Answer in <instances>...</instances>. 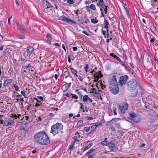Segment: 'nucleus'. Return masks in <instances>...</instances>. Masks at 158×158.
<instances>
[{
	"instance_id": "nucleus-3",
	"label": "nucleus",
	"mask_w": 158,
	"mask_h": 158,
	"mask_svg": "<svg viewBox=\"0 0 158 158\" xmlns=\"http://www.w3.org/2000/svg\"><path fill=\"white\" fill-rule=\"evenodd\" d=\"M63 129V125L60 123H57L52 126L51 132L54 135L56 134H62L63 133L62 131Z\"/></svg>"
},
{
	"instance_id": "nucleus-35",
	"label": "nucleus",
	"mask_w": 158,
	"mask_h": 158,
	"mask_svg": "<svg viewBox=\"0 0 158 158\" xmlns=\"http://www.w3.org/2000/svg\"><path fill=\"white\" fill-rule=\"evenodd\" d=\"M124 7L125 10V11L126 12V14L127 15V17L128 18H129V11L127 10V7H125V6H124Z\"/></svg>"
},
{
	"instance_id": "nucleus-50",
	"label": "nucleus",
	"mask_w": 158,
	"mask_h": 158,
	"mask_svg": "<svg viewBox=\"0 0 158 158\" xmlns=\"http://www.w3.org/2000/svg\"><path fill=\"white\" fill-rule=\"evenodd\" d=\"M85 118L86 120H92L93 119V118L92 117H89L88 116H87L85 117Z\"/></svg>"
},
{
	"instance_id": "nucleus-25",
	"label": "nucleus",
	"mask_w": 158,
	"mask_h": 158,
	"mask_svg": "<svg viewBox=\"0 0 158 158\" xmlns=\"http://www.w3.org/2000/svg\"><path fill=\"white\" fill-rule=\"evenodd\" d=\"M109 22H108L107 20L106 21V23H105V25L104 26V27L105 28H106V31L107 33V35H109V34L108 33V30L107 29V28H108V25L109 24Z\"/></svg>"
},
{
	"instance_id": "nucleus-63",
	"label": "nucleus",
	"mask_w": 158,
	"mask_h": 158,
	"mask_svg": "<svg viewBox=\"0 0 158 158\" xmlns=\"http://www.w3.org/2000/svg\"><path fill=\"white\" fill-rule=\"evenodd\" d=\"M75 92L78 94H80L79 92L77 89H76L75 90Z\"/></svg>"
},
{
	"instance_id": "nucleus-4",
	"label": "nucleus",
	"mask_w": 158,
	"mask_h": 158,
	"mask_svg": "<svg viewBox=\"0 0 158 158\" xmlns=\"http://www.w3.org/2000/svg\"><path fill=\"white\" fill-rule=\"evenodd\" d=\"M109 87L112 86H116L118 85L117 79L115 76H113L112 78L110 79L109 81Z\"/></svg>"
},
{
	"instance_id": "nucleus-60",
	"label": "nucleus",
	"mask_w": 158,
	"mask_h": 158,
	"mask_svg": "<svg viewBox=\"0 0 158 158\" xmlns=\"http://www.w3.org/2000/svg\"><path fill=\"white\" fill-rule=\"evenodd\" d=\"M88 65L87 64L84 67V69H87L88 68Z\"/></svg>"
},
{
	"instance_id": "nucleus-37",
	"label": "nucleus",
	"mask_w": 158,
	"mask_h": 158,
	"mask_svg": "<svg viewBox=\"0 0 158 158\" xmlns=\"http://www.w3.org/2000/svg\"><path fill=\"white\" fill-rule=\"evenodd\" d=\"M107 141L106 140H104L101 143V144L103 145H106L107 144Z\"/></svg>"
},
{
	"instance_id": "nucleus-40",
	"label": "nucleus",
	"mask_w": 158,
	"mask_h": 158,
	"mask_svg": "<svg viewBox=\"0 0 158 158\" xmlns=\"http://www.w3.org/2000/svg\"><path fill=\"white\" fill-rule=\"evenodd\" d=\"M95 156V154L93 153L91 155H89L88 158H94Z\"/></svg>"
},
{
	"instance_id": "nucleus-46",
	"label": "nucleus",
	"mask_w": 158,
	"mask_h": 158,
	"mask_svg": "<svg viewBox=\"0 0 158 158\" xmlns=\"http://www.w3.org/2000/svg\"><path fill=\"white\" fill-rule=\"evenodd\" d=\"M110 128L113 131H115V129L114 127L112 126H110Z\"/></svg>"
},
{
	"instance_id": "nucleus-1",
	"label": "nucleus",
	"mask_w": 158,
	"mask_h": 158,
	"mask_svg": "<svg viewBox=\"0 0 158 158\" xmlns=\"http://www.w3.org/2000/svg\"><path fill=\"white\" fill-rule=\"evenodd\" d=\"M35 141L40 145H47L50 143L49 139L44 131L36 133L34 136Z\"/></svg>"
},
{
	"instance_id": "nucleus-43",
	"label": "nucleus",
	"mask_w": 158,
	"mask_h": 158,
	"mask_svg": "<svg viewBox=\"0 0 158 158\" xmlns=\"http://www.w3.org/2000/svg\"><path fill=\"white\" fill-rule=\"evenodd\" d=\"M71 95L72 96V99L73 98H74L76 99H77L78 98V97L75 94H71Z\"/></svg>"
},
{
	"instance_id": "nucleus-34",
	"label": "nucleus",
	"mask_w": 158,
	"mask_h": 158,
	"mask_svg": "<svg viewBox=\"0 0 158 158\" xmlns=\"http://www.w3.org/2000/svg\"><path fill=\"white\" fill-rule=\"evenodd\" d=\"M80 108L82 109L83 112H85L84 108L85 106H84L82 103H80Z\"/></svg>"
},
{
	"instance_id": "nucleus-39",
	"label": "nucleus",
	"mask_w": 158,
	"mask_h": 158,
	"mask_svg": "<svg viewBox=\"0 0 158 158\" xmlns=\"http://www.w3.org/2000/svg\"><path fill=\"white\" fill-rule=\"evenodd\" d=\"M84 131L86 132H88L90 129V127H84L83 128Z\"/></svg>"
},
{
	"instance_id": "nucleus-33",
	"label": "nucleus",
	"mask_w": 158,
	"mask_h": 158,
	"mask_svg": "<svg viewBox=\"0 0 158 158\" xmlns=\"http://www.w3.org/2000/svg\"><path fill=\"white\" fill-rule=\"evenodd\" d=\"M64 75L65 76V77L66 78L68 77L69 75V72L68 70H66L64 73Z\"/></svg>"
},
{
	"instance_id": "nucleus-49",
	"label": "nucleus",
	"mask_w": 158,
	"mask_h": 158,
	"mask_svg": "<svg viewBox=\"0 0 158 158\" xmlns=\"http://www.w3.org/2000/svg\"><path fill=\"white\" fill-rule=\"evenodd\" d=\"M4 52L5 54H10V52L8 51H6V50H4Z\"/></svg>"
},
{
	"instance_id": "nucleus-6",
	"label": "nucleus",
	"mask_w": 158,
	"mask_h": 158,
	"mask_svg": "<svg viewBox=\"0 0 158 158\" xmlns=\"http://www.w3.org/2000/svg\"><path fill=\"white\" fill-rule=\"evenodd\" d=\"M119 107L121 113L124 114L128 109V105L126 103H123L119 105Z\"/></svg>"
},
{
	"instance_id": "nucleus-20",
	"label": "nucleus",
	"mask_w": 158,
	"mask_h": 158,
	"mask_svg": "<svg viewBox=\"0 0 158 158\" xmlns=\"http://www.w3.org/2000/svg\"><path fill=\"white\" fill-rule=\"evenodd\" d=\"M12 80L8 79L5 80L3 83L4 86L12 82Z\"/></svg>"
},
{
	"instance_id": "nucleus-36",
	"label": "nucleus",
	"mask_w": 158,
	"mask_h": 158,
	"mask_svg": "<svg viewBox=\"0 0 158 158\" xmlns=\"http://www.w3.org/2000/svg\"><path fill=\"white\" fill-rule=\"evenodd\" d=\"M91 22L93 23H96L98 22V20L96 19H91Z\"/></svg>"
},
{
	"instance_id": "nucleus-44",
	"label": "nucleus",
	"mask_w": 158,
	"mask_h": 158,
	"mask_svg": "<svg viewBox=\"0 0 158 158\" xmlns=\"http://www.w3.org/2000/svg\"><path fill=\"white\" fill-rule=\"evenodd\" d=\"M107 8H109L108 6H106V7L105 8H103L104 10H103V11H105V13L106 14H107Z\"/></svg>"
},
{
	"instance_id": "nucleus-42",
	"label": "nucleus",
	"mask_w": 158,
	"mask_h": 158,
	"mask_svg": "<svg viewBox=\"0 0 158 158\" xmlns=\"http://www.w3.org/2000/svg\"><path fill=\"white\" fill-rule=\"evenodd\" d=\"M102 124V123H95V125L94 126L96 128L99 125H101Z\"/></svg>"
},
{
	"instance_id": "nucleus-2",
	"label": "nucleus",
	"mask_w": 158,
	"mask_h": 158,
	"mask_svg": "<svg viewBox=\"0 0 158 158\" xmlns=\"http://www.w3.org/2000/svg\"><path fill=\"white\" fill-rule=\"evenodd\" d=\"M127 84L128 90L130 92L134 91L133 94H131V96L133 97L136 96L137 94V91L136 88L137 86L139 85V83L135 80L133 79L129 81Z\"/></svg>"
},
{
	"instance_id": "nucleus-16",
	"label": "nucleus",
	"mask_w": 158,
	"mask_h": 158,
	"mask_svg": "<svg viewBox=\"0 0 158 158\" xmlns=\"http://www.w3.org/2000/svg\"><path fill=\"white\" fill-rule=\"evenodd\" d=\"M68 85V83H66L62 86L61 89L64 92L66 91L67 90L69 87Z\"/></svg>"
},
{
	"instance_id": "nucleus-55",
	"label": "nucleus",
	"mask_w": 158,
	"mask_h": 158,
	"mask_svg": "<svg viewBox=\"0 0 158 158\" xmlns=\"http://www.w3.org/2000/svg\"><path fill=\"white\" fill-rule=\"evenodd\" d=\"M74 147V146H73V145H72V144L70 145L69 146V149L70 150H71Z\"/></svg>"
},
{
	"instance_id": "nucleus-7",
	"label": "nucleus",
	"mask_w": 158,
	"mask_h": 158,
	"mask_svg": "<svg viewBox=\"0 0 158 158\" xmlns=\"http://www.w3.org/2000/svg\"><path fill=\"white\" fill-rule=\"evenodd\" d=\"M14 120L11 119L10 118H5L4 119V124L7 127L13 125L14 123Z\"/></svg>"
},
{
	"instance_id": "nucleus-9",
	"label": "nucleus",
	"mask_w": 158,
	"mask_h": 158,
	"mask_svg": "<svg viewBox=\"0 0 158 158\" xmlns=\"http://www.w3.org/2000/svg\"><path fill=\"white\" fill-rule=\"evenodd\" d=\"M111 93L114 94H117L119 91V89L118 86H112V87H109Z\"/></svg>"
},
{
	"instance_id": "nucleus-53",
	"label": "nucleus",
	"mask_w": 158,
	"mask_h": 158,
	"mask_svg": "<svg viewBox=\"0 0 158 158\" xmlns=\"http://www.w3.org/2000/svg\"><path fill=\"white\" fill-rule=\"evenodd\" d=\"M25 120H26V121L28 122V121H30V119L29 117H28L27 116H25Z\"/></svg>"
},
{
	"instance_id": "nucleus-26",
	"label": "nucleus",
	"mask_w": 158,
	"mask_h": 158,
	"mask_svg": "<svg viewBox=\"0 0 158 158\" xmlns=\"http://www.w3.org/2000/svg\"><path fill=\"white\" fill-rule=\"evenodd\" d=\"M90 127V132L88 133L89 134H90L92 132H93L94 131L96 128V127L94 126L93 125L92 126Z\"/></svg>"
},
{
	"instance_id": "nucleus-51",
	"label": "nucleus",
	"mask_w": 158,
	"mask_h": 158,
	"mask_svg": "<svg viewBox=\"0 0 158 158\" xmlns=\"http://www.w3.org/2000/svg\"><path fill=\"white\" fill-rule=\"evenodd\" d=\"M73 138L74 140V141H75V142H77V141H79L77 140V136H74Z\"/></svg>"
},
{
	"instance_id": "nucleus-27",
	"label": "nucleus",
	"mask_w": 158,
	"mask_h": 158,
	"mask_svg": "<svg viewBox=\"0 0 158 158\" xmlns=\"http://www.w3.org/2000/svg\"><path fill=\"white\" fill-rule=\"evenodd\" d=\"M130 117L131 118H135L136 116V114H135L134 113H131L129 114Z\"/></svg>"
},
{
	"instance_id": "nucleus-14",
	"label": "nucleus",
	"mask_w": 158,
	"mask_h": 158,
	"mask_svg": "<svg viewBox=\"0 0 158 158\" xmlns=\"http://www.w3.org/2000/svg\"><path fill=\"white\" fill-rule=\"evenodd\" d=\"M34 50V48L32 46H30L28 47L27 49V52L28 55H30L32 53Z\"/></svg>"
},
{
	"instance_id": "nucleus-15",
	"label": "nucleus",
	"mask_w": 158,
	"mask_h": 158,
	"mask_svg": "<svg viewBox=\"0 0 158 158\" xmlns=\"http://www.w3.org/2000/svg\"><path fill=\"white\" fill-rule=\"evenodd\" d=\"M97 5L98 6H100L103 8H105L106 6L105 4L104 3L103 0H99V1L97 3Z\"/></svg>"
},
{
	"instance_id": "nucleus-29",
	"label": "nucleus",
	"mask_w": 158,
	"mask_h": 158,
	"mask_svg": "<svg viewBox=\"0 0 158 158\" xmlns=\"http://www.w3.org/2000/svg\"><path fill=\"white\" fill-rule=\"evenodd\" d=\"M154 61L156 63V67L157 69H158V58L156 59V57H154Z\"/></svg>"
},
{
	"instance_id": "nucleus-32",
	"label": "nucleus",
	"mask_w": 158,
	"mask_h": 158,
	"mask_svg": "<svg viewBox=\"0 0 158 158\" xmlns=\"http://www.w3.org/2000/svg\"><path fill=\"white\" fill-rule=\"evenodd\" d=\"M89 8L92 9L93 10H95L96 9L95 6L94 4H91L89 6Z\"/></svg>"
},
{
	"instance_id": "nucleus-12",
	"label": "nucleus",
	"mask_w": 158,
	"mask_h": 158,
	"mask_svg": "<svg viewBox=\"0 0 158 158\" xmlns=\"http://www.w3.org/2000/svg\"><path fill=\"white\" fill-rule=\"evenodd\" d=\"M93 72H94V77H96L98 78L101 77L103 76V75L101 74V72L100 71H99L98 72H96L94 71V70L90 72V73H91V74H93L92 73Z\"/></svg>"
},
{
	"instance_id": "nucleus-24",
	"label": "nucleus",
	"mask_w": 158,
	"mask_h": 158,
	"mask_svg": "<svg viewBox=\"0 0 158 158\" xmlns=\"http://www.w3.org/2000/svg\"><path fill=\"white\" fill-rule=\"evenodd\" d=\"M93 145V144L92 143H90V144H88V145H87V146H86L83 151V152H84L85 151L87 150V149H88V148H90L91 146H92Z\"/></svg>"
},
{
	"instance_id": "nucleus-45",
	"label": "nucleus",
	"mask_w": 158,
	"mask_h": 158,
	"mask_svg": "<svg viewBox=\"0 0 158 158\" xmlns=\"http://www.w3.org/2000/svg\"><path fill=\"white\" fill-rule=\"evenodd\" d=\"M71 70V72H72V73H73L75 75H76L77 76V75L76 74V73H77V70Z\"/></svg>"
},
{
	"instance_id": "nucleus-47",
	"label": "nucleus",
	"mask_w": 158,
	"mask_h": 158,
	"mask_svg": "<svg viewBox=\"0 0 158 158\" xmlns=\"http://www.w3.org/2000/svg\"><path fill=\"white\" fill-rule=\"evenodd\" d=\"M21 94H22L23 95V96H24L25 98H27V97H25V92L24 91H21Z\"/></svg>"
},
{
	"instance_id": "nucleus-8",
	"label": "nucleus",
	"mask_w": 158,
	"mask_h": 158,
	"mask_svg": "<svg viewBox=\"0 0 158 158\" xmlns=\"http://www.w3.org/2000/svg\"><path fill=\"white\" fill-rule=\"evenodd\" d=\"M31 63L29 60H25V62L23 63L22 68L24 69H26L27 68H32Z\"/></svg>"
},
{
	"instance_id": "nucleus-56",
	"label": "nucleus",
	"mask_w": 158,
	"mask_h": 158,
	"mask_svg": "<svg viewBox=\"0 0 158 158\" xmlns=\"http://www.w3.org/2000/svg\"><path fill=\"white\" fill-rule=\"evenodd\" d=\"M82 33H84V34H85L87 35H88V36L89 35L88 33L87 32V31H82Z\"/></svg>"
},
{
	"instance_id": "nucleus-58",
	"label": "nucleus",
	"mask_w": 158,
	"mask_h": 158,
	"mask_svg": "<svg viewBox=\"0 0 158 158\" xmlns=\"http://www.w3.org/2000/svg\"><path fill=\"white\" fill-rule=\"evenodd\" d=\"M94 149H93V148H92L88 152V153H91L94 150Z\"/></svg>"
},
{
	"instance_id": "nucleus-62",
	"label": "nucleus",
	"mask_w": 158,
	"mask_h": 158,
	"mask_svg": "<svg viewBox=\"0 0 158 158\" xmlns=\"http://www.w3.org/2000/svg\"><path fill=\"white\" fill-rule=\"evenodd\" d=\"M106 31H102V33L105 36H105H106Z\"/></svg>"
},
{
	"instance_id": "nucleus-28",
	"label": "nucleus",
	"mask_w": 158,
	"mask_h": 158,
	"mask_svg": "<svg viewBox=\"0 0 158 158\" xmlns=\"http://www.w3.org/2000/svg\"><path fill=\"white\" fill-rule=\"evenodd\" d=\"M30 121H28V122L24 121V122H23V123H22V124L23 125H25V126L26 127H27V126L28 124L30 123Z\"/></svg>"
},
{
	"instance_id": "nucleus-61",
	"label": "nucleus",
	"mask_w": 158,
	"mask_h": 158,
	"mask_svg": "<svg viewBox=\"0 0 158 158\" xmlns=\"http://www.w3.org/2000/svg\"><path fill=\"white\" fill-rule=\"evenodd\" d=\"M19 38L20 39H22L24 38V36L23 35H19Z\"/></svg>"
},
{
	"instance_id": "nucleus-23",
	"label": "nucleus",
	"mask_w": 158,
	"mask_h": 158,
	"mask_svg": "<svg viewBox=\"0 0 158 158\" xmlns=\"http://www.w3.org/2000/svg\"><path fill=\"white\" fill-rule=\"evenodd\" d=\"M89 97L87 95H85L83 97V101L84 102H86L89 99Z\"/></svg>"
},
{
	"instance_id": "nucleus-52",
	"label": "nucleus",
	"mask_w": 158,
	"mask_h": 158,
	"mask_svg": "<svg viewBox=\"0 0 158 158\" xmlns=\"http://www.w3.org/2000/svg\"><path fill=\"white\" fill-rule=\"evenodd\" d=\"M121 64L123 65V66H125V68L127 69V67L125 65V64L124 63V62L123 61H122L121 60V61H119Z\"/></svg>"
},
{
	"instance_id": "nucleus-38",
	"label": "nucleus",
	"mask_w": 158,
	"mask_h": 158,
	"mask_svg": "<svg viewBox=\"0 0 158 158\" xmlns=\"http://www.w3.org/2000/svg\"><path fill=\"white\" fill-rule=\"evenodd\" d=\"M119 119L118 118H114L112 119L109 122H116L117 121V120Z\"/></svg>"
},
{
	"instance_id": "nucleus-17",
	"label": "nucleus",
	"mask_w": 158,
	"mask_h": 158,
	"mask_svg": "<svg viewBox=\"0 0 158 158\" xmlns=\"http://www.w3.org/2000/svg\"><path fill=\"white\" fill-rule=\"evenodd\" d=\"M147 55L146 56V59L145 61L147 63H149L151 60V56L149 52L147 53Z\"/></svg>"
},
{
	"instance_id": "nucleus-54",
	"label": "nucleus",
	"mask_w": 158,
	"mask_h": 158,
	"mask_svg": "<svg viewBox=\"0 0 158 158\" xmlns=\"http://www.w3.org/2000/svg\"><path fill=\"white\" fill-rule=\"evenodd\" d=\"M115 125L116 127L118 128H121L120 125L119 123H117Z\"/></svg>"
},
{
	"instance_id": "nucleus-11",
	"label": "nucleus",
	"mask_w": 158,
	"mask_h": 158,
	"mask_svg": "<svg viewBox=\"0 0 158 158\" xmlns=\"http://www.w3.org/2000/svg\"><path fill=\"white\" fill-rule=\"evenodd\" d=\"M26 127L25 126V125H23L22 124L20 125L19 127V129L20 130L19 132L22 133H23V136L24 137L25 136V133H26L28 131L27 130L25 129V128Z\"/></svg>"
},
{
	"instance_id": "nucleus-30",
	"label": "nucleus",
	"mask_w": 158,
	"mask_h": 158,
	"mask_svg": "<svg viewBox=\"0 0 158 158\" xmlns=\"http://www.w3.org/2000/svg\"><path fill=\"white\" fill-rule=\"evenodd\" d=\"M102 93V91L100 90H97L95 91V94H99L100 95Z\"/></svg>"
},
{
	"instance_id": "nucleus-22",
	"label": "nucleus",
	"mask_w": 158,
	"mask_h": 158,
	"mask_svg": "<svg viewBox=\"0 0 158 158\" xmlns=\"http://www.w3.org/2000/svg\"><path fill=\"white\" fill-rule=\"evenodd\" d=\"M44 1L45 2L46 5L47 6V8H50L53 7V6L51 5V4L48 2L47 0H44Z\"/></svg>"
},
{
	"instance_id": "nucleus-19",
	"label": "nucleus",
	"mask_w": 158,
	"mask_h": 158,
	"mask_svg": "<svg viewBox=\"0 0 158 158\" xmlns=\"http://www.w3.org/2000/svg\"><path fill=\"white\" fill-rule=\"evenodd\" d=\"M108 146L111 149V151H113V149L115 147V145L113 143H111V142L108 143Z\"/></svg>"
},
{
	"instance_id": "nucleus-41",
	"label": "nucleus",
	"mask_w": 158,
	"mask_h": 158,
	"mask_svg": "<svg viewBox=\"0 0 158 158\" xmlns=\"http://www.w3.org/2000/svg\"><path fill=\"white\" fill-rule=\"evenodd\" d=\"M67 2L70 4H73L74 3V0H67Z\"/></svg>"
},
{
	"instance_id": "nucleus-10",
	"label": "nucleus",
	"mask_w": 158,
	"mask_h": 158,
	"mask_svg": "<svg viewBox=\"0 0 158 158\" xmlns=\"http://www.w3.org/2000/svg\"><path fill=\"white\" fill-rule=\"evenodd\" d=\"M60 19L61 20L63 21L66 22L68 23L69 22H72L73 23H76V22L73 21V20H71L70 19H67L66 17L64 15H62L61 16L60 18Z\"/></svg>"
},
{
	"instance_id": "nucleus-13",
	"label": "nucleus",
	"mask_w": 158,
	"mask_h": 158,
	"mask_svg": "<svg viewBox=\"0 0 158 158\" xmlns=\"http://www.w3.org/2000/svg\"><path fill=\"white\" fill-rule=\"evenodd\" d=\"M16 24L18 29L24 31H27V29L22 24L16 23Z\"/></svg>"
},
{
	"instance_id": "nucleus-57",
	"label": "nucleus",
	"mask_w": 158,
	"mask_h": 158,
	"mask_svg": "<svg viewBox=\"0 0 158 158\" xmlns=\"http://www.w3.org/2000/svg\"><path fill=\"white\" fill-rule=\"evenodd\" d=\"M15 89L16 91H18L19 90V88L18 86H14Z\"/></svg>"
},
{
	"instance_id": "nucleus-21",
	"label": "nucleus",
	"mask_w": 158,
	"mask_h": 158,
	"mask_svg": "<svg viewBox=\"0 0 158 158\" xmlns=\"http://www.w3.org/2000/svg\"><path fill=\"white\" fill-rule=\"evenodd\" d=\"M110 55L111 56H112L113 58L116 59L118 61H121V60H120V58L119 57H118L115 55L114 54V53H110Z\"/></svg>"
},
{
	"instance_id": "nucleus-64",
	"label": "nucleus",
	"mask_w": 158,
	"mask_h": 158,
	"mask_svg": "<svg viewBox=\"0 0 158 158\" xmlns=\"http://www.w3.org/2000/svg\"><path fill=\"white\" fill-rule=\"evenodd\" d=\"M73 50L74 51H76L77 49V47H73Z\"/></svg>"
},
{
	"instance_id": "nucleus-59",
	"label": "nucleus",
	"mask_w": 158,
	"mask_h": 158,
	"mask_svg": "<svg viewBox=\"0 0 158 158\" xmlns=\"http://www.w3.org/2000/svg\"><path fill=\"white\" fill-rule=\"evenodd\" d=\"M68 61L69 63H70L71 62V59H70V57L69 55L68 56Z\"/></svg>"
},
{
	"instance_id": "nucleus-31",
	"label": "nucleus",
	"mask_w": 158,
	"mask_h": 158,
	"mask_svg": "<svg viewBox=\"0 0 158 158\" xmlns=\"http://www.w3.org/2000/svg\"><path fill=\"white\" fill-rule=\"evenodd\" d=\"M23 56H24V57H23L22 56H21V61H24V62H25V60H27V59H25L24 57H25V58H26V57L25 56V53H24L23 54Z\"/></svg>"
},
{
	"instance_id": "nucleus-18",
	"label": "nucleus",
	"mask_w": 158,
	"mask_h": 158,
	"mask_svg": "<svg viewBox=\"0 0 158 158\" xmlns=\"http://www.w3.org/2000/svg\"><path fill=\"white\" fill-rule=\"evenodd\" d=\"M46 37L47 39V43L49 44H50L51 43V41L52 40L51 35L49 34H47Z\"/></svg>"
},
{
	"instance_id": "nucleus-48",
	"label": "nucleus",
	"mask_w": 158,
	"mask_h": 158,
	"mask_svg": "<svg viewBox=\"0 0 158 158\" xmlns=\"http://www.w3.org/2000/svg\"><path fill=\"white\" fill-rule=\"evenodd\" d=\"M19 116H21V115H19V116H17L16 114H15L13 118H14L15 119H16L18 118H19Z\"/></svg>"
},
{
	"instance_id": "nucleus-5",
	"label": "nucleus",
	"mask_w": 158,
	"mask_h": 158,
	"mask_svg": "<svg viewBox=\"0 0 158 158\" xmlns=\"http://www.w3.org/2000/svg\"><path fill=\"white\" fill-rule=\"evenodd\" d=\"M128 79V76L127 75L120 77L118 81L119 85L122 86L123 84H125Z\"/></svg>"
}]
</instances>
